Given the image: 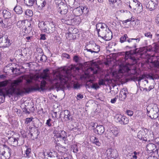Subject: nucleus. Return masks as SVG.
Segmentation results:
<instances>
[{
	"label": "nucleus",
	"mask_w": 159,
	"mask_h": 159,
	"mask_svg": "<svg viewBox=\"0 0 159 159\" xmlns=\"http://www.w3.org/2000/svg\"><path fill=\"white\" fill-rule=\"evenodd\" d=\"M79 69V68L73 65L62 70L57 69L54 72L53 79L52 80L50 76L49 70L46 69L44 70L41 73L40 77L44 80L50 81L56 88L61 89L70 79L72 71Z\"/></svg>",
	"instance_id": "obj_1"
},
{
	"label": "nucleus",
	"mask_w": 159,
	"mask_h": 159,
	"mask_svg": "<svg viewBox=\"0 0 159 159\" xmlns=\"http://www.w3.org/2000/svg\"><path fill=\"white\" fill-rule=\"evenodd\" d=\"M39 78V76L36 75H25L21 76L17 80H13L10 83L8 89L6 91L7 93L8 94L11 95L14 94L17 95H22L25 93H29L32 91H39L40 90V88L38 85L25 88H22L19 86L22 82L24 79L26 80L27 84H30L32 82L33 80L37 81Z\"/></svg>",
	"instance_id": "obj_2"
},
{
	"label": "nucleus",
	"mask_w": 159,
	"mask_h": 159,
	"mask_svg": "<svg viewBox=\"0 0 159 159\" xmlns=\"http://www.w3.org/2000/svg\"><path fill=\"white\" fill-rule=\"evenodd\" d=\"M150 51L151 49H148L147 47H143L139 48H135V49L133 51L126 52L125 53V61L127 60H129V61H132V63H129V65L134 64L137 62V61L135 57L132 55L133 54H134L137 53H140L142 52H144H144L146 53L148 51L150 52Z\"/></svg>",
	"instance_id": "obj_3"
},
{
	"label": "nucleus",
	"mask_w": 159,
	"mask_h": 159,
	"mask_svg": "<svg viewBox=\"0 0 159 159\" xmlns=\"http://www.w3.org/2000/svg\"><path fill=\"white\" fill-rule=\"evenodd\" d=\"M56 25L53 21H45L39 22L38 27L44 32L48 34L52 33L54 32L56 29Z\"/></svg>",
	"instance_id": "obj_4"
},
{
	"label": "nucleus",
	"mask_w": 159,
	"mask_h": 159,
	"mask_svg": "<svg viewBox=\"0 0 159 159\" xmlns=\"http://www.w3.org/2000/svg\"><path fill=\"white\" fill-rule=\"evenodd\" d=\"M147 115L151 119H155L158 117L159 111L157 105L152 104L148 105L147 108Z\"/></svg>",
	"instance_id": "obj_5"
},
{
	"label": "nucleus",
	"mask_w": 159,
	"mask_h": 159,
	"mask_svg": "<svg viewBox=\"0 0 159 159\" xmlns=\"http://www.w3.org/2000/svg\"><path fill=\"white\" fill-rule=\"evenodd\" d=\"M125 2L129 4V7L135 10V12L139 13L142 11V6L137 0H125Z\"/></svg>",
	"instance_id": "obj_6"
},
{
	"label": "nucleus",
	"mask_w": 159,
	"mask_h": 159,
	"mask_svg": "<svg viewBox=\"0 0 159 159\" xmlns=\"http://www.w3.org/2000/svg\"><path fill=\"white\" fill-rule=\"evenodd\" d=\"M84 50L91 52V54L94 55L98 53L100 50V46L97 45L93 41H91L85 47Z\"/></svg>",
	"instance_id": "obj_7"
},
{
	"label": "nucleus",
	"mask_w": 159,
	"mask_h": 159,
	"mask_svg": "<svg viewBox=\"0 0 159 159\" xmlns=\"http://www.w3.org/2000/svg\"><path fill=\"white\" fill-rule=\"evenodd\" d=\"M148 130L146 128L140 130L138 133V137L140 139L142 140L143 143L147 141L148 142L151 133L148 134Z\"/></svg>",
	"instance_id": "obj_8"
},
{
	"label": "nucleus",
	"mask_w": 159,
	"mask_h": 159,
	"mask_svg": "<svg viewBox=\"0 0 159 159\" xmlns=\"http://www.w3.org/2000/svg\"><path fill=\"white\" fill-rule=\"evenodd\" d=\"M99 37H100L106 41H109L111 40L112 36V32L107 27L104 30L101 31L98 34Z\"/></svg>",
	"instance_id": "obj_9"
},
{
	"label": "nucleus",
	"mask_w": 159,
	"mask_h": 159,
	"mask_svg": "<svg viewBox=\"0 0 159 159\" xmlns=\"http://www.w3.org/2000/svg\"><path fill=\"white\" fill-rule=\"evenodd\" d=\"M140 40V38L139 37L128 39L127 45L126 46V48L129 49L135 48L137 47V44L139 42Z\"/></svg>",
	"instance_id": "obj_10"
},
{
	"label": "nucleus",
	"mask_w": 159,
	"mask_h": 159,
	"mask_svg": "<svg viewBox=\"0 0 159 159\" xmlns=\"http://www.w3.org/2000/svg\"><path fill=\"white\" fill-rule=\"evenodd\" d=\"M54 134V136L57 138L62 139L64 141L65 143L66 144L68 143L67 140L66 133L63 130H55L53 132Z\"/></svg>",
	"instance_id": "obj_11"
},
{
	"label": "nucleus",
	"mask_w": 159,
	"mask_h": 159,
	"mask_svg": "<svg viewBox=\"0 0 159 159\" xmlns=\"http://www.w3.org/2000/svg\"><path fill=\"white\" fill-rule=\"evenodd\" d=\"M11 44V41L7 36L0 38V47L5 48L10 46Z\"/></svg>",
	"instance_id": "obj_12"
},
{
	"label": "nucleus",
	"mask_w": 159,
	"mask_h": 159,
	"mask_svg": "<svg viewBox=\"0 0 159 159\" xmlns=\"http://www.w3.org/2000/svg\"><path fill=\"white\" fill-rule=\"evenodd\" d=\"M115 120L116 122L121 125H125L129 122L128 118L121 114H117L115 117Z\"/></svg>",
	"instance_id": "obj_13"
},
{
	"label": "nucleus",
	"mask_w": 159,
	"mask_h": 159,
	"mask_svg": "<svg viewBox=\"0 0 159 159\" xmlns=\"http://www.w3.org/2000/svg\"><path fill=\"white\" fill-rule=\"evenodd\" d=\"M141 75L139 77L138 79V81L139 82L138 84L139 85H141V86H142L143 87H144L146 86H148V88H144L143 89V90H145L146 91L149 92L154 88V85H149L148 84V81L147 80H146V79H145V80L142 81L141 80H140V81H139V80L141 78Z\"/></svg>",
	"instance_id": "obj_14"
},
{
	"label": "nucleus",
	"mask_w": 159,
	"mask_h": 159,
	"mask_svg": "<svg viewBox=\"0 0 159 159\" xmlns=\"http://www.w3.org/2000/svg\"><path fill=\"white\" fill-rule=\"evenodd\" d=\"M157 0H145V4L146 7L150 11H152L155 9L157 7Z\"/></svg>",
	"instance_id": "obj_15"
},
{
	"label": "nucleus",
	"mask_w": 159,
	"mask_h": 159,
	"mask_svg": "<svg viewBox=\"0 0 159 159\" xmlns=\"http://www.w3.org/2000/svg\"><path fill=\"white\" fill-rule=\"evenodd\" d=\"M76 29L70 28L69 30V33L66 34V38L69 40L71 41L76 39L75 34L76 33Z\"/></svg>",
	"instance_id": "obj_16"
},
{
	"label": "nucleus",
	"mask_w": 159,
	"mask_h": 159,
	"mask_svg": "<svg viewBox=\"0 0 159 159\" xmlns=\"http://www.w3.org/2000/svg\"><path fill=\"white\" fill-rule=\"evenodd\" d=\"M120 130L116 127H110L107 129V134H110L111 136L117 137L120 135Z\"/></svg>",
	"instance_id": "obj_17"
},
{
	"label": "nucleus",
	"mask_w": 159,
	"mask_h": 159,
	"mask_svg": "<svg viewBox=\"0 0 159 159\" xmlns=\"http://www.w3.org/2000/svg\"><path fill=\"white\" fill-rule=\"evenodd\" d=\"M19 139L18 137H15L14 135L8 138L7 140L9 143L13 146H16L18 145Z\"/></svg>",
	"instance_id": "obj_18"
},
{
	"label": "nucleus",
	"mask_w": 159,
	"mask_h": 159,
	"mask_svg": "<svg viewBox=\"0 0 159 159\" xmlns=\"http://www.w3.org/2000/svg\"><path fill=\"white\" fill-rule=\"evenodd\" d=\"M11 149L9 148H6V151L3 152L0 154V157L2 159H7L9 158L10 156Z\"/></svg>",
	"instance_id": "obj_19"
},
{
	"label": "nucleus",
	"mask_w": 159,
	"mask_h": 159,
	"mask_svg": "<svg viewBox=\"0 0 159 159\" xmlns=\"http://www.w3.org/2000/svg\"><path fill=\"white\" fill-rule=\"evenodd\" d=\"M44 156H45L46 154L49 157L50 159H58V155L57 152L54 151L48 152L46 153L43 152Z\"/></svg>",
	"instance_id": "obj_20"
},
{
	"label": "nucleus",
	"mask_w": 159,
	"mask_h": 159,
	"mask_svg": "<svg viewBox=\"0 0 159 159\" xmlns=\"http://www.w3.org/2000/svg\"><path fill=\"white\" fill-rule=\"evenodd\" d=\"M107 27H108L107 25L104 23H99L96 25V28L98 34L99 32H101V31H103L104 30H105Z\"/></svg>",
	"instance_id": "obj_21"
},
{
	"label": "nucleus",
	"mask_w": 159,
	"mask_h": 159,
	"mask_svg": "<svg viewBox=\"0 0 159 159\" xmlns=\"http://www.w3.org/2000/svg\"><path fill=\"white\" fill-rule=\"evenodd\" d=\"M128 93V92L126 89L124 88L122 89L119 94V100L121 101H124L126 98Z\"/></svg>",
	"instance_id": "obj_22"
},
{
	"label": "nucleus",
	"mask_w": 159,
	"mask_h": 159,
	"mask_svg": "<svg viewBox=\"0 0 159 159\" xmlns=\"http://www.w3.org/2000/svg\"><path fill=\"white\" fill-rule=\"evenodd\" d=\"M60 10L58 11L61 15H65L68 12V7L65 4H60L59 5Z\"/></svg>",
	"instance_id": "obj_23"
},
{
	"label": "nucleus",
	"mask_w": 159,
	"mask_h": 159,
	"mask_svg": "<svg viewBox=\"0 0 159 159\" xmlns=\"http://www.w3.org/2000/svg\"><path fill=\"white\" fill-rule=\"evenodd\" d=\"M64 118L65 120L68 122L73 120V118L70 111L68 110H65L64 111Z\"/></svg>",
	"instance_id": "obj_24"
},
{
	"label": "nucleus",
	"mask_w": 159,
	"mask_h": 159,
	"mask_svg": "<svg viewBox=\"0 0 159 159\" xmlns=\"http://www.w3.org/2000/svg\"><path fill=\"white\" fill-rule=\"evenodd\" d=\"M95 133L99 135L102 134L104 132V127L102 125H98L94 129Z\"/></svg>",
	"instance_id": "obj_25"
},
{
	"label": "nucleus",
	"mask_w": 159,
	"mask_h": 159,
	"mask_svg": "<svg viewBox=\"0 0 159 159\" xmlns=\"http://www.w3.org/2000/svg\"><path fill=\"white\" fill-rule=\"evenodd\" d=\"M150 135V139H149L148 142L152 141L153 143L157 145H159V137L154 136L152 133H151Z\"/></svg>",
	"instance_id": "obj_26"
},
{
	"label": "nucleus",
	"mask_w": 159,
	"mask_h": 159,
	"mask_svg": "<svg viewBox=\"0 0 159 159\" xmlns=\"http://www.w3.org/2000/svg\"><path fill=\"white\" fill-rule=\"evenodd\" d=\"M82 8H81V7L80 6L74 9L72 11L74 16H79L81 15L83 13Z\"/></svg>",
	"instance_id": "obj_27"
},
{
	"label": "nucleus",
	"mask_w": 159,
	"mask_h": 159,
	"mask_svg": "<svg viewBox=\"0 0 159 159\" xmlns=\"http://www.w3.org/2000/svg\"><path fill=\"white\" fill-rule=\"evenodd\" d=\"M156 148V146L154 143H149L147 145V150L150 152L151 153L152 152H154Z\"/></svg>",
	"instance_id": "obj_28"
},
{
	"label": "nucleus",
	"mask_w": 159,
	"mask_h": 159,
	"mask_svg": "<svg viewBox=\"0 0 159 159\" xmlns=\"http://www.w3.org/2000/svg\"><path fill=\"white\" fill-rule=\"evenodd\" d=\"M36 3L38 8H42L45 6L47 2L46 0H37Z\"/></svg>",
	"instance_id": "obj_29"
},
{
	"label": "nucleus",
	"mask_w": 159,
	"mask_h": 159,
	"mask_svg": "<svg viewBox=\"0 0 159 159\" xmlns=\"http://www.w3.org/2000/svg\"><path fill=\"white\" fill-rule=\"evenodd\" d=\"M90 140L93 143L95 144L98 147L100 146L101 144V143L99 141L98 139L95 137L92 136L91 137Z\"/></svg>",
	"instance_id": "obj_30"
},
{
	"label": "nucleus",
	"mask_w": 159,
	"mask_h": 159,
	"mask_svg": "<svg viewBox=\"0 0 159 159\" xmlns=\"http://www.w3.org/2000/svg\"><path fill=\"white\" fill-rule=\"evenodd\" d=\"M30 134L31 138L33 140H34L37 138L39 135L38 132L37 131H34V132L31 131V132H30Z\"/></svg>",
	"instance_id": "obj_31"
},
{
	"label": "nucleus",
	"mask_w": 159,
	"mask_h": 159,
	"mask_svg": "<svg viewBox=\"0 0 159 159\" xmlns=\"http://www.w3.org/2000/svg\"><path fill=\"white\" fill-rule=\"evenodd\" d=\"M130 71V70L128 66H124L120 69L119 70V72L120 73H123L126 72L129 73Z\"/></svg>",
	"instance_id": "obj_32"
},
{
	"label": "nucleus",
	"mask_w": 159,
	"mask_h": 159,
	"mask_svg": "<svg viewBox=\"0 0 159 159\" xmlns=\"http://www.w3.org/2000/svg\"><path fill=\"white\" fill-rule=\"evenodd\" d=\"M13 10L16 14H21L23 12L22 8L19 5L16 6L14 8Z\"/></svg>",
	"instance_id": "obj_33"
},
{
	"label": "nucleus",
	"mask_w": 159,
	"mask_h": 159,
	"mask_svg": "<svg viewBox=\"0 0 159 159\" xmlns=\"http://www.w3.org/2000/svg\"><path fill=\"white\" fill-rule=\"evenodd\" d=\"M154 61H152L151 62L154 65L155 67L159 69V57H156Z\"/></svg>",
	"instance_id": "obj_34"
},
{
	"label": "nucleus",
	"mask_w": 159,
	"mask_h": 159,
	"mask_svg": "<svg viewBox=\"0 0 159 159\" xmlns=\"http://www.w3.org/2000/svg\"><path fill=\"white\" fill-rule=\"evenodd\" d=\"M129 38H128L127 35L125 34L120 37V41L121 43H123L125 42H127L128 39H129Z\"/></svg>",
	"instance_id": "obj_35"
},
{
	"label": "nucleus",
	"mask_w": 159,
	"mask_h": 159,
	"mask_svg": "<svg viewBox=\"0 0 159 159\" xmlns=\"http://www.w3.org/2000/svg\"><path fill=\"white\" fill-rule=\"evenodd\" d=\"M31 149L30 148H27L25 151V152L24 154V157H25L28 158L30 157V154H31Z\"/></svg>",
	"instance_id": "obj_36"
},
{
	"label": "nucleus",
	"mask_w": 159,
	"mask_h": 159,
	"mask_svg": "<svg viewBox=\"0 0 159 159\" xmlns=\"http://www.w3.org/2000/svg\"><path fill=\"white\" fill-rule=\"evenodd\" d=\"M2 14L5 18H10L11 15V13L6 10H4L2 11Z\"/></svg>",
	"instance_id": "obj_37"
},
{
	"label": "nucleus",
	"mask_w": 159,
	"mask_h": 159,
	"mask_svg": "<svg viewBox=\"0 0 159 159\" xmlns=\"http://www.w3.org/2000/svg\"><path fill=\"white\" fill-rule=\"evenodd\" d=\"M141 78L139 80V81H140L141 80H144V79H146V78H149L150 79H152L153 80H154V79L153 77L151 75H147L145 74H143V75H141Z\"/></svg>",
	"instance_id": "obj_38"
},
{
	"label": "nucleus",
	"mask_w": 159,
	"mask_h": 159,
	"mask_svg": "<svg viewBox=\"0 0 159 159\" xmlns=\"http://www.w3.org/2000/svg\"><path fill=\"white\" fill-rule=\"evenodd\" d=\"M135 124L136 122L134 121H133L131 123H130V127L131 128L132 131H135L138 128Z\"/></svg>",
	"instance_id": "obj_39"
},
{
	"label": "nucleus",
	"mask_w": 159,
	"mask_h": 159,
	"mask_svg": "<svg viewBox=\"0 0 159 159\" xmlns=\"http://www.w3.org/2000/svg\"><path fill=\"white\" fill-rule=\"evenodd\" d=\"M111 156L112 158H116L118 156L117 151L116 150H113L111 151Z\"/></svg>",
	"instance_id": "obj_40"
},
{
	"label": "nucleus",
	"mask_w": 159,
	"mask_h": 159,
	"mask_svg": "<svg viewBox=\"0 0 159 159\" xmlns=\"http://www.w3.org/2000/svg\"><path fill=\"white\" fill-rule=\"evenodd\" d=\"M9 84V81L6 80L0 82V88L5 87Z\"/></svg>",
	"instance_id": "obj_41"
},
{
	"label": "nucleus",
	"mask_w": 159,
	"mask_h": 159,
	"mask_svg": "<svg viewBox=\"0 0 159 159\" xmlns=\"http://www.w3.org/2000/svg\"><path fill=\"white\" fill-rule=\"evenodd\" d=\"M25 3L29 6H32L34 3L33 0H24Z\"/></svg>",
	"instance_id": "obj_42"
},
{
	"label": "nucleus",
	"mask_w": 159,
	"mask_h": 159,
	"mask_svg": "<svg viewBox=\"0 0 159 159\" xmlns=\"http://www.w3.org/2000/svg\"><path fill=\"white\" fill-rule=\"evenodd\" d=\"M88 71L90 72L89 74H94L97 73V70L96 69L94 70V69L92 67H90L88 69Z\"/></svg>",
	"instance_id": "obj_43"
},
{
	"label": "nucleus",
	"mask_w": 159,
	"mask_h": 159,
	"mask_svg": "<svg viewBox=\"0 0 159 159\" xmlns=\"http://www.w3.org/2000/svg\"><path fill=\"white\" fill-rule=\"evenodd\" d=\"M10 69L11 70L12 72L15 74H17L19 73V71H20V69H18L16 67L14 68V67L10 68Z\"/></svg>",
	"instance_id": "obj_44"
},
{
	"label": "nucleus",
	"mask_w": 159,
	"mask_h": 159,
	"mask_svg": "<svg viewBox=\"0 0 159 159\" xmlns=\"http://www.w3.org/2000/svg\"><path fill=\"white\" fill-rule=\"evenodd\" d=\"M40 60L43 62H45L47 60L46 56L43 54V53H41Z\"/></svg>",
	"instance_id": "obj_45"
},
{
	"label": "nucleus",
	"mask_w": 159,
	"mask_h": 159,
	"mask_svg": "<svg viewBox=\"0 0 159 159\" xmlns=\"http://www.w3.org/2000/svg\"><path fill=\"white\" fill-rule=\"evenodd\" d=\"M25 14L26 15L29 16H31L33 15V12L31 10L27 9L25 11Z\"/></svg>",
	"instance_id": "obj_46"
},
{
	"label": "nucleus",
	"mask_w": 159,
	"mask_h": 159,
	"mask_svg": "<svg viewBox=\"0 0 159 159\" xmlns=\"http://www.w3.org/2000/svg\"><path fill=\"white\" fill-rule=\"evenodd\" d=\"M74 19L72 18L66 19V24L68 25H71L73 24V22L74 21Z\"/></svg>",
	"instance_id": "obj_47"
},
{
	"label": "nucleus",
	"mask_w": 159,
	"mask_h": 159,
	"mask_svg": "<svg viewBox=\"0 0 159 159\" xmlns=\"http://www.w3.org/2000/svg\"><path fill=\"white\" fill-rule=\"evenodd\" d=\"M24 32L26 34H28L30 33L31 30V28L30 26H28L26 28L25 27L24 29Z\"/></svg>",
	"instance_id": "obj_48"
},
{
	"label": "nucleus",
	"mask_w": 159,
	"mask_h": 159,
	"mask_svg": "<svg viewBox=\"0 0 159 159\" xmlns=\"http://www.w3.org/2000/svg\"><path fill=\"white\" fill-rule=\"evenodd\" d=\"M72 148L74 152L77 153L78 151V146L76 144H74L72 147Z\"/></svg>",
	"instance_id": "obj_49"
},
{
	"label": "nucleus",
	"mask_w": 159,
	"mask_h": 159,
	"mask_svg": "<svg viewBox=\"0 0 159 159\" xmlns=\"http://www.w3.org/2000/svg\"><path fill=\"white\" fill-rule=\"evenodd\" d=\"M106 80L105 79H100L99 80L98 84L99 85H103L105 84Z\"/></svg>",
	"instance_id": "obj_50"
},
{
	"label": "nucleus",
	"mask_w": 159,
	"mask_h": 159,
	"mask_svg": "<svg viewBox=\"0 0 159 159\" xmlns=\"http://www.w3.org/2000/svg\"><path fill=\"white\" fill-rule=\"evenodd\" d=\"M33 119V118L32 117L26 118L25 122V124H28Z\"/></svg>",
	"instance_id": "obj_51"
},
{
	"label": "nucleus",
	"mask_w": 159,
	"mask_h": 159,
	"mask_svg": "<svg viewBox=\"0 0 159 159\" xmlns=\"http://www.w3.org/2000/svg\"><path fill=\"white\" fill-rule=\"evenodd\" d=\"M81 8H82V11H83V13L86 14L88 13L89 11L88 9L86 6L82 7L81 6Z\"/></svg>",
	"instance_id": "obj_52"
},
{
	"label": "nucleus",
	"mask_w": 159,
	"mask_h": 159,
	"mask_svg": "<svg viewBox=\"0 0 159 159\" xmlns=\"http://www.w3.org/2000/svg\"><path fill=\"white\" fill-rule=\"evenodd\" d=\"M91 88L95 89H97L99 88V86L96 83L93 84L91 87Z\"/></svg>",
	"instance_id": "obj_53"
},
{
	"label": "nucleus",
	"mask_w": 159,
	"mask_h": 159,
	"mask_svg": "<svg viewBox=\"0 0 159 159\" xmlns=\"http://www.w3.org/2000/svg\"><path fill=\"white\" fill-rule=\"evenodd\" d=\"M144 35L146 37L149 39H152V35L150 32H148L145 33Z\"/></svg>",
	"instance_id": "obj_54"
},
{
	"label": "nucleus",
	"mask_w": 159,
	"mask_h": 159,
	"mask_svg": "<svg viewBox=\"0 0 159 159\" xmlns=\"http://www.w3.org/2000/svg\"><path fill=\"white\" fill-rule=\"evenodd\" d=\"M52 121L50 119H49L47 120L46 124L49 127H50L52 125L51 121Z\"/></svg>",
	"instance_id": "obj_55"
},
{
	"label": "nucleus",
	"mask_w": 159,
	"mask_h": 159,
	"mask_svg": "<svg viewBox=\"0 0 159 159\" xmlns=\"http://www.w3.org/2000/svg\"><path fill=\"white\" fill-rule=\"evenodd\" d=\"M126 113L129 116H132L133 114V111L130 110H127L126 111Z\"/></svg>",
	"instance_id": "obj_56"
},
{
	"label": "nucleus",
	"mask_w": 159,
	"mask_h": 159,
	"mask_svg": "<svg viewBox=\"0 0 159 159\" xmlns=\"http://www.w3.org/2000/svg\"><path fill=\"white\" fill-rule=\"evenodd\" d=\"M23 21L20 20L18 21L17 23V25L19 28H20L22 27L23 25Z\"/></svg>",
	"instance_id": "obj_57"
},
{
	"label": "nucleus",
	"mask_w": 159,
	"mask_h": 159,
	"mask_svg": "<svg viewBox=\"0 0 159 159\" xmlns=\"http://www.w3.org/2000/svg\"><path fill=\"white\" fill-rule=\"evenodd\" d=\"M116 0H109V3L111 6H113L116 2Z\"/></svg>",
	"instance_id": "obj_58"
},
{
	"label": "nucleus",
	"mask_w": 159,
	"mask_h": 159,
	"mask_svg": "<svg viewBox=\"0 0 159 159\" xmlns=\"http://www.w3.org/2000/svg\"><path fill=\"white\" fill-rule=\"evenodd\" d=\"M73 60L75 62L77 63L79 61V57L77 56H75L73 57Z\"/></svg>",
	"instance_id": "obj_59"
},
{
	"label": "nucleus",
	"mask_w": 159,
	"mask_h": 159,
	"mask_svg": "<svg viewBox=\"0 0 159 159\" xmlns=\"http://www.w3.org/2000/svg\"><path fill=\"white\" fill-rule=\"evenodd\" d=\"M62 57H65L67 59H69L70 58V55L66 53H63L62 55Z\"/></svg>",
	"instance_id": "obj_60"
},
{
	"label": "nucleus",
	"mask_w": 159,
	"mask_h": 159,
	"mask_svg": "<svg viewBox=\"0 0 159 159\" xmlns=\"http://www.w3.org/2000/svg\"><path fill=\"white\" fill-rule=\"evenodd\" d=\"M139 152H137L136 151H134V155H132V157L134 159H137V155L139 154Z\"/></svg>",
	"instance_id": "obj_61"
},
{
	"label": "nucleus",
	"mask_w": 159,
	"mask_h": 159,
	"mask_svg": "<svg viewBox=\"0 0 159 159\" xmlns=\"http://www.w3.org/2000/svg\"><path fill=\"white\" fill-rule=\"evenodd\" d=\"M77 100H79L80 99H82V98H83V95H82L81 94H78L77 95Z\"/></svg>",
	"instance_id": "obj_62"
},
{
	"label": "nucleus",
	"mask_w": 159,
	"mask_h": 159,
	"mask_svg": "<svg viewBox=\"0 0 159 159\" xmlns=\"http://www.w3.org/2000/svg\"><path fill=\"white\" fill-rule=\"evenodd\" d=\"M41 37L40 39H41L44 40L46 39V35L44 34H41L40 35Z\"/></svg>",
	"instance_id": "obj_63"
},
{
	"label": "nucleus",
	"mask_w": 159,
	"mask_h": 159,
	"mask_svg": "<svg viewBox=\"0 0 159 159\" xmlns=\"http://www.w3.org/2000/svg\"><path fill=\"white\" fill-rule=\"evenodd\" d=\"M46 84V81L44 80H43V81H41V85L42 86L44 87L45 86Z\"/></svg>",
	"instance_id": "obj_64"
}]
</instances>
